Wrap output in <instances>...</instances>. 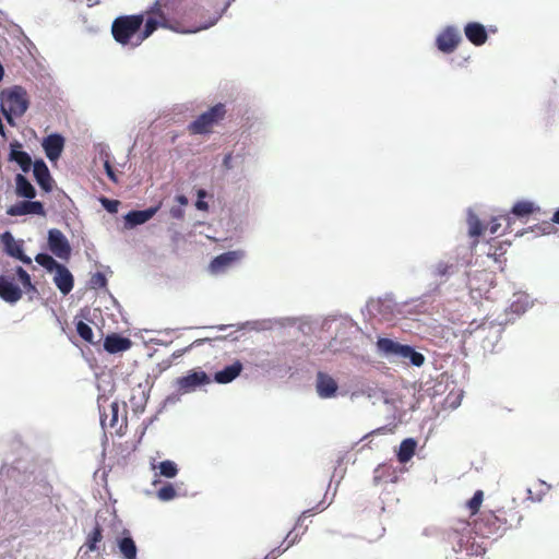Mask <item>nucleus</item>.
<instances>
[{"instance_id": "1", "label": "nucleus", "mask_w": 559, "mask_h": 559, "mask_svg": "<svg viewBox=\"0 0 559 559\" xmlns=\"http://www.w3.org/2000/svg\"><path fill=\"white\" fill-rule=\"evenodd\" d=\"M178 21L169 16L162 0H156L144 13L120 15L111 23L114 39L127 47H139L158 28L181 29Z\"/></svg>"}, {"instance_id": "2", "label": "nucleus", "mask_w": 559, "mask_h": 559, "mask_svg": "<svg viewBox=\"0 0 559 559\" xmlns=\"http://www.w3.org/2000/svg\"><path fill=\"white\" fill-rule=\"evenodd\" d=\"M522 515L514 507L487 510L474 520V531L483 537H500L508 530L520 524Z\"/></svg>"}, {"instance_id": "3", "label": "nucleus", "mask_w": 559, "mask_h": 559, "mask_svg": "<svg viewBox=\"0 0 559 559\" xmlns=\"http://www.w3.org/2000/svg\"><path fill=\"white\" fill-rule=\"evenodd\" d=\"M1 111L11 127H15L14 118L22 117L29 106L26 90L20 85L5 88L0 94Z\"/></svg>"}, {"instance_id": "4", "label": "nucleus", "mask_w": 559, "mask_h": 559, "mask_svg": "<svg viewBox=\"0 0 559 559\" xmlns=\"http://www.w3.org/2000/svg\"><path fill=\"white\" fill-rule=\"evenodd\" d=\"M100 425L103 429H114L119 436H123L127 429V411L123 403V415L120 417V405L117 401L109 402L107 397H98Z\"/></svg>"}, {"instance_id": "5", "label": "nucleus", "mask_w": 559, "mask_h": 559, "mask_svg": "<svg viewBox=\"0 0 559 559\" xmlns=\"http://www.w3.org/2000/svg\"><path fill=\"white\" fill-rule=\"evenodd\" d=\"M378 350L384 356H395L403 359H409L411 364L420 367L425 362V356L416 352L409 345H402L391 338L380 337L377 343Z\"/></svg>"}, {"instance_id": "6", "label": "nucleus", "mask_w": 559, "mask_h": 559, "mask_svg": "<svg viewBox=\"0 0 559 559\" xmlns=\"http://www.w3.org/2000/svg\"><path fill=\"white\" fill-rule=\"evenodd\" d=\"M226 114V106L222 103H218L198 116L195 120L190 122L188 126V131L190 134L211 133L213 128L225 119Z\"/></svg>"}, {"instance_id": "7", "label": "nucleus", "mask_w": 559, "mask_h": 559, "mask_svg": "<svg viewBox=\"0 0 559 559\" xmlns=\"http://www.w3.org/2000/svg\"><path fill=\"white\" fill-rule=\"evenodd\" d=\"M211 383V378L203 370H191L187 376L176 380L177 390L181 394L195 391L199 386Z\"/></svg>"}, {"instance_id": "8", "label": "nucleus", "mask_w": 559, "mask_h": 559, "mask_svg": "<svg viewBox=\"0 0 559 559\" xmlns=\"http://www.w3.org/2000/svg\"><path fill=\"white\" fill-rule=\"evenodd\" d=\"M48 248L61 260H69L71 257V246L61 230L52 228L48 231Z\"/></svg>"}, {"instance_id": "9", "label": "nucleus", "mask_w": 559, "mask_h": 559, "mask_svg": "<svg viewBox=\"0 0 559 559\" xmlns=\"http://www.w3.org/2000/svg\"><path fill=\"white\" fill-rule=\"evenodd\" d=\"M462 41L459 29L454 26H447L436 38L437 48L443 53L453 52Z\"/></svg>"}, {"instance_id": "10", "label": "nucleus", "mask_w": 559, "mask_h": 559, "mask_svg": "<svg viewBox=\"0 0 559 559\" xmlns=\"http://www.w3.org/2000/svg\"><path fill=\"white\" fill-rule=\"evenodd\" d=\"M7 214L10 216H23L29 214L45 216L46 211L41 202L26 199L9 206L7 209Z\"/></svg>"}, {"instance_id": "11", "label": "nucleus", "mask_w": 559, "mask_h": 559, "mask_svg": "<svg viewBox=\"0 0 559 559\" xmlns=\"http://www.w3.org/2000/svg\"><path fill=\"white\" fill-rule=\"evenodd\" d=\"M316 390L321 399H331L336 395L338 384L329 373L318 371L316 379Z\"/></svg>"}, {"instance_id": "12", "label": "nucleus", "mask_w": 559, "mask_h": 559, "mask_svg": "<svg viewBox=\"0 0 559 559\" xmlns=\"http://www.w3.org/2000/svg\"><path fill=\"white\" fill-rule=\"evenodd\" d=\"M33 175L38 186L45 192H51L53 188V179L50 171L43 159H37L33 164Z\"/></svg>"}, {"instance_id": "13", "label": "nucleus", "mask_w": 559, "mask_h": 559, "mask_svg": "<svg viewBox=\"0 0 559 559\" xmlns=\"http://www.w3.org/2000/svg\"><path fill=\"white\" fill-rule=\"evenodd\" d=\"M41 145L47 158L50 162H55L62 154L64 147V139L61 134L58 133L49 134L44 139Z\"/></svg>"}, {"instance_id": "14", "label": "nucleus", "mask_w": 559, "mask_h": 559, "mask_svg": "<svg viewBox=\"0 0 559 559\" xmlns=\"http://www.w3.org/2000/svg\"><path fill=\"white\" fill-rule=\"evenodd\" d=\"M242 253L240 251H228L215 257L211 264L210 271L214 274L223 273L234 263L240 260Z\"/></svg>"}, {"instance_id": "15", "label": "nucleus", "mask_w": 559, "mask_h": 559, "mask_svg": "<svg viewBox=\"0 0 559 559\" xmlns=\"http://www.w3.org/2000/svg\"><path fill=\"white\" fill-rule=\"evenodd\" d=\"M0 239L4 246L5 252L9 255L19 259L20 261H22L25 264L32 263L31 258L24 254L21 245H19L15 241L14 237L12 236V234L10 231L3 233L0 236Z\"/></svg>"}, {"instance_id": "16", "label": "nucleus", "mask_w": 559, "mask_h": 559, "mask_svg": "<svg viewBox=\"0 0 559 559\" xmlns=\"http://www.w3.org/2000/svg\"><path fill=\"white\" fill-rule=\"evenodd\" d=\"M0 297L10 304L19 301L22 297V290L13 283V280L0 276Z\"/></svg>"}, {"instance_id": "17", "label": "nucleus", "mask_w": 559, "mask_h": 559, "mask_svg": "<svg viewBox=\"0 0 559 559\" xmlns=\"http://www.w3.org/2000/svg\"><path fill=\"white\" fill-rule=\"evenodd\" d=\"M159 206L148 207L142 211H130L124 216V225L127 228H133L150 221L158 211Z\"/></svg>"}, {"instance_id": "18", "label": "nucleus", "mask_w": 559, "mask_h": 559, "mask_svg": "<svg viewBox=\"0 0 559 559\" xmlns=\"http://www.w3.org/2000/svg\"><path fill=\"white\" fill-rule=\"evenodd\" d=\"M464 34L468 41L475 46H481L488 39L485 26L478 22L467 23L464 27Z\"/></svg>"}, {"instance_id": "19", "label": "nucleus", "mask_w": 559, "mask_h": 559, "mask_svg": "<svg viewBox=\"0 0 559 559\" xmlns=\"http://www.w3.org/2000/svg\"><path fill=\"white\" fill-rule=\"evenodd\" d=\"M10 146L9 159L15 162L24 173H28L34 164L29 154L21 150L22 144L17 141L12 142Z\"/></svg>"}, {"instance_id": "20", "label": "nucleus", "mask_w": 559, "mask_h": 559, "mask_svg": "<svg viewBox=\"0 0 559 559\" xmlns=\"http://www.w3.org/2000/svg\"><path fill=\"white\" fill-rule=\"evenodd\" d=\"M53 282L58 289L63 294L67 295L73 289L74 280L71 274V272L62 264L58 266L56 270V276L53 278Z\"/></svg>"}, {"instance_id": "21", "label": "nucleus", "mask_w": 559, "mask_h": 559, "mask_svg": "<svg viewBox=\"0 0 559 559\" xmlns=\"http://www.w3.org/2000/svg\"><path fill=\"white\" fill-rule=\"evenodd\" d=\"M131 341L119 334L112 333L107 335L104 341V348L110 354L124 352L131 347Z\"/></svg>"}, {"instance_id": "22", "label": "nucleus", "mask_w": 559, "mask_h": 559, "mask_svg": "<svg viewBox=\"0 0 559 559\" xmlns=\"http://www.w3.org/2000/svg\"><path fill=\"white\" fill-rule=\"evenodd\" d=\"M15 194L19 198L33 200L36 197V189L31 181L22 174H17L14 178Z\"/></svg>"}, {"instance_id": "23", "label": "nucleus", "mask_w": 559, "mask_h": 559, "mask_svg": "<svg viewBox=\"0 0 559 559\" xmlns=\"http://www.w3.org/2000/svg\"><path fill=\"white\" fill-rule=\"evenodd\" d=\"M102 542L103 530L99 524H96L95 527L87 534L86 540L81 547V550L85 549L84 555H87L90 551L99 550Z\"/></svg>"}, {"instance_id": "24", "label": "nucleus", "mask_w": 559, "mask_h": 559, "mask_svg": "<svg viewBox=\"0 0 559 559\" xmlns=\"http://www.w3.org/2000/svg\"><path fill=\"white\" fill-rule=\"evenodd\" d=\"M241 370L242 364L240 361H235L233 365L217 371L214 376V380L217 383H229L240 374Z\"/></svg>"}, {"instance_id": "25", "label": "nucleus", "mask_w": 559, "mask_h": 559, "mask_svg": "<svg viewBox=\"0 0 559 559\" xmlns=\"http://www.w3.org/2000/svg\"><path fill=\"white\" fill-rule=\"evenodd\" d=\"M395 468L390 464H380L373 472V484L379 485L383 481H395Z\"/></svg>"}, {"instance_id": "26", "label": "nucleus", "mask_w": 559, "mask_h": 559, "mask_svg": "<svg viewBox=\"0 0 559 559\" xmlns=\"http://www.w3.org/2000/svg\"><path fill=\"white\" fill-rule=\"evenodd\" d=\"M416 447L417 442L413 438L404 439L400 444L397 460L401 463H407L414 456Z\"/></svg>"}, {"instance_id": "27", "label": "nucleus", "mask_w": 559, "mask_h": 559, "mask_svg": "<svg viewBox=\"0 0 559 559\" xmlns=\"http://www.w3.org/2000/svg\"><path fill=\"white\" fill-rule=\"evenodd\" d=\"M117 545L120 554L124 557V559H135L136 546L130 536L123 535L122 537L118 538Z\"/></svg>"}, {"instance_id": "28", "label": "nucleus", "mask_w": 559, "mask_h": 559, "mask_svg": "<svg viewBox=\"0 0 559 559\" xmlns=\"http://www.w3.org/2000/svg\"><path fill=\"white\" fill-rule=\"evenodd\" d=\"M538 211H539V207L537 205H535L534 202L523 200V201H518L513 205L510 214H513L516 217H527L528 215H531L535 212H538Z\"/></svg>"}, {"instance_id": "29", "label": "nucleus", "mask_w": 559, "mask_h": 559, "mask_svg": "<svg viewBox=\"0 0 559 559\" xmlns=\"http://www.w3.org/2000/svg\"><path fill=\"white\" fill-rule=\"evenodd\" d=\"M297 534L289 532L286 538L283 540L282 546L270 551L264 559H276L284 551H286L296 540Z\"/></svg>"}, {"instance_id": "30", "label": "nucleus", "mask_w": 559, "mask_h": 559, "mask_svg": "<svg viewBox=\"0 0 559 559\" xmlns=\"http://www.w3.org/2000/svg\"><path fill=\"white\" fill-rule=\"evenodd\" d=\"M484 501V491L476 490L474 496L466 502V508L472 516L477 515Z\"/></svg>"}, {"instance_id": "31", "label": "nucleus", "mask_w": 559, "mask_h": 559, "mask_svg": "<svg viewBox=\"0 0 559 559\" xmlns=\"http://www.w3.org/2000/svg\"><path fill=\"white\" fill-rule=\"evenodd\" d=\"M157 467L159 469V476L166 478H174L178 474L177 464L169 460L160 462Z\"/></svg>"}, {"instance_id": "32", "label": "nucleus", "mask_w": 559, "mask_h": 559, "mask_svg": "<svg viewBox=\"0 0 559 559\" xmlns=\"http://www.w3.org/2000/svg\"><path fill=\"white\" fill-rule=\"evenodd\" d=\"M35 261L48 272L56 271L60 263H58L51 255L47 253H38L35 257Z\"/></svg>"}, {"instance_id": "33", "label": "nucleus", "mask_w": 559, "mask_h": 559, "mask_svg": "<svg viewBox=\"0 0 559 559\" xmlns=\"http://www.w3.org/2000/svg\"><path fill=\"white\" fill-rule=\"evenodd\" d=\"M468 235L471 237L477 238L483 234L484 227L481 222L476 215H469L468 219Z\"/></svg>"}, {"instance_id": "34", "label": "nucleus", "mask_w": 559, "mask_h": 559, "mask_svg": "<svg viewBox=\"0 0 559 559\" xmlns=\"http://www.w3.org/2000/svg\"><path fill=\"white\" fill-rule=\"evenodd\" d=\"M156 497L160 501H170L177 497V491L171 484H166L157 490Z\"/></svg>"}, {"instance_id": "35", "label": "nucleus", "mask_w": 559, "mask_h": 559, "mask_svg": "<svg viewBox=\"0 0 559 559\" xmlns=\"http://www.w3.org/2000/svg\"><path fill=\"white\" fill-rule=\"evenodd\" d=\"M76 332L82 340L88 343H93V331L87 323L79 321L76 323Z\"/></svg>"}, {"instance_id": "36", "label": "nucleus", "mask_w": 559, "mask_h": 559, "mask_svg": "<svg viewBox=\"0 0 559 559\" xmlns=\"http://www.w3.org/2000/svg\"><path fill=\"white\" fill-rule=\"evenodd\" d=\"M453 272H454L453 264H449L447 262L441 261L436 265L433 274L438 277H444V276H449V275L453 274Z\"/></svg>"}, {"instance_id": "37", "label": "nucleus", "mask_w": 559, "mask_h": 559, "mask_svg": "<svg viewBox=\"0 0 559 559\" xmlns=\"http://www.w3.org/2000/svg\"><path fill=\"white\" fill-rule=\"evenodd\" d=\"M499 219H503L504 222H507L508 225H510V223H511L510 214L500 215L499 217L493 218L490 222V226H489L490 234L498 233V230H499V228L501 226V224L498 222Z\"/></svg>"}, {"instance_id": "38", "label": "nucleus", "mask_w": 559, "mask_h": 559, "mask_svg": "<svg viewBox=\"0 0 559 559\" xmlns=\"http://www.w3.org/2000/svg\"><path fill=\"white\" fill-rule=\"evenodd\" d=\"M197 195H198V200L195 202V207L199 211H204V212L207 211L209 204H207V202L204 201V198L207 197V192L204 189H199L197 192Z\"/></svg>"}, {"instance_id": "39", "label": "nucleus", "mask_w": 559, "mask_h": 559, "mask_svg": "<svg viewBox=\"0 0 559 559\" xmlns=\"http://www.w3.org/2000/svg\"><path fill=\"white\" fill-rule=\"evenodd\" d=\"M16 274L25 288H34V286L32 285L31 276L23 267L17 266Z\"/></svg>"}, {"instance_id": "40", "label": "nucleus", "mask_w": 559, "mask_h": 559, "mask_svg": "<svg viewBox=\"0 0 559 559\" xmlns=\"http://www.w3.org/2000/svg\"><path fill=\"white\" fill-rule=\"evenodd\" d=\"M100 202L103 206L110 213H116L118 211L119 201L117 200H109L107 198H102Z\"/></svg>"}, {"instance_id": "41", "label": "nucleus", "mask_w": 559, "mask_h": 559, "mask_svg": "<svg viewBox=\"0 0 559 559\" xmlns=\"http://www.w3.org/2000/svg\"><path fill=\"white\" fill-rule=\"evenodd\" d=\"M91 284L94 287H105L107 284V280L103 273L97 272V273L93 274V276L91 278Z\"/></svg>"}, {"instance_id": "42", "label": "nucleus", "mask_w": 559, "mask_h": 559, "mask_svg": "<svg viewBox=\"0 0 559 559\" xmlns=\"http://www.w3.org/2000/svg\"><path fill=\"white\" fill-rule=\"evenodd\" d=\"M203 343V340H195L193 343H191L189 346L185 347V348H181V349H177L173 353L171 357L173 358H179L181 357L183 354H186L188 350H190L192 347L194 346H199Z\"/></svg>"}, {"instance_id": "43", "label": "nucleus", "mask_w": 559, "mask_h": 559, "mask_svg": "<svg viewBox=\"0 0 559 559\" xmlns=\"http://www.w3.org/2000/svg\"><path fill=\"white\" fill-rule=\"evenodd\" d=\"M104 167H105V170H106V174H107L108 178L112 182H118V178H117V176L115 174V170H114L112 166L110 165V163L108 160L105 162Z\"/></svg>"}, {"instance_id": "44", "label": "nucleus", "mask_w": 559, "mask_h": 559, "mask_svg": "<svg viewBox=\"0 0 559 559\" xmlns=\"http://www.w3.org/2000/svg\"><path fill=\"white\" fill-rule=\"evenodd\" d=\"M170 215L174 218L181 219V218H183L185 212L180 207H171L170 209Z\"/></svg>"}, {"instance_id": "45", "label": "nucleus", "mask_w": 559, "mask_h": 559, "mask_svg": "<svg viewBox=\"0 0 559 559\" xmlns=\"http://www.w3.org/2000/svg\"><path fill=\"white\" fill-rule=\"evenodd\" d=\"M231 160H233V156H231V154H227V155H225V157H224V159H223V166H224L226 169H230V168L233 167Z\"/></svg>"}, {"instance_id": "46", "label": "nucleus", "mask_w": 559, "mask_h": 559, "mask_svg": "<svg viewBox=\"0 0 559 559\" xmlns=\"http://www.w3.org/2000/svg\"><path fill=\"white\" fill-rule=\"evenodd\" d=\"M176 201L180 204V205H187L188 204V199L186 195L183 194H179L176 197Z\"/></svg>"}, {"instance_id": "47", "label": "nucleus", "mask_w": 559, "mask_h": 559, "mask_svg": "<svg viewBox=\"0 0 559 559\" xmlns=\"http://www.w3.org/2000/svg\"><path fill=\"white\" fill-rule=\"evenodd\" d=\"M552 222H555L556 224H559V209L555 212V214L552 216Z\"/></svg>"}, {"instance_id": "48", "label": "nucleus", "mask_w": 559, "mask_h": 559, "mask_svg": "<svg viewBox=\"0 0 559 559\" xmlns=\"http://www.w3.org/2000/svg\"><path fill=\"white\" fill-rule=\"evenodd\" d=\"M312 515V510H306L302 512V516Z\"/></svg>"}, {"instance_id": "49", "label": "nucleus", "mask_w": 559, "mask_h": 559, "mask_svg": "<svg viewBox=\"0 0 559 559\" xmlns=\"http://www.w3.org/2000/svg\"><path fill=\"white\" fill-rule=\"evenodd\" d=\"M88 5H93V4H97L98 1L97 0H86Z\"/></svg>"}, {"instance_id": "50", "label": "nucleus", "mask_w": 559, "mask_h": 559, "mask_svg": "<svg viewBox=\"0 0 559 559\" xmlns=\"http://www.w3.org/2000/svg\"><path fill=\"white\" fill-rule=\"evenodd\" d=\"M461 525H462L463 528H466L469 525V523L466 522V521H462Z\"/></svg>"}, {"instance_id": "51", "label": "nucleus", "mask_w": 559, "mask_h": 559, "mask_svg": "<svg viewBox=\"0 0 559 559\" xmlns=\"http://www.w3.org/2000/svg\"><path fill=\"white\" fill-rule=\"evenodd\" d=\"M477 243H478V240H477V239H475V240L472 242V247H473V248H474V247H476V246H477Z\"/></svg>"}, {"instance_id": "52", "label": "nucleus", "mask_w": 559, "mask_h": 559, "mask_svg": "<svg viewBox=\"0 0 559 559\" xmlns=\"http://www.w3.org/2000/svg\"><path fill=\"white\" fill-rule=\"evenodd\" d=\"M485 324H486V323H481V325H479L478 328L484 329V328H485Z\"/></svg>"}]
</instances>
